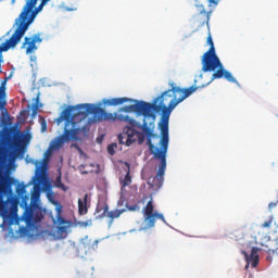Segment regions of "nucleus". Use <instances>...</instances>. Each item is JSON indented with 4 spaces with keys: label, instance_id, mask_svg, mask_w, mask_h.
<instances>
[{
    "label": "nucleus",
    "instance_id": "1",
    "mask_svg": "<svg viewBox=\"0 0 278 278\" xmlns=\"http://www.w3.org/2000/svg\"><path fill=\"white\" fill-rule=\"evenodd\" d=\"M169 86L172 89L164 91L160 97L155 98L152 103L148 102L147 104L146 118H143L141 131L147 136L148 147H155L151 139L157 138V135L154 132L155 121L157 118L155 112H162L161 121L159 122V128L161 131V140L159 144L161 149H168V121H170L173 110L199 90V87L195 86L182 89L177 87L175 83H169Z\"/></svg>",
    "mask_w": 278,
    "mask_h": 278
},
{
    "label": "nucleus",
    "instance_id": "2",
    "mask_svg": "<svg viewBox=\"0 0 278 278\" xmlns=\"http://www.w3.org/2000/svg\"><path fill=\"white\" fill-rule=\"evenodd\" d=\"M30 140L31 135L21 132L16 126L2 128L0 130V164L8 157L16 160L18 155H24L25 147Z\"/></svg>",
    "mask_w": 278,
    "mask_h": 278
},
{
    "label": "nucleus",
    "instance_id": "3",
    "mask_svg": "<svg viewBox=\"0 0 278 278\" xmlns=\"http://www.w3.org/2000/svg\"><path fill=\"white\" fill-rule=\"evenodd\" d=\"M75 112V106H68L65 109L62 113V119L65 121L64 126V132L61 136H58L53 139V141L50 144V149L52 151H59V149H62L66 142H71V140L75 141L78 140L79 134H88L90 131V126L86 124L85 126H79L77 122H75V118H77V113Z\"/></svg>",
    "mask_w": 278,
    "mask_h": 278
},
{
    "label": "nucleus",
    "instance_id": "4",
    "mask_svg": "<svg viewBox=\"0 0 278 278\" xmlns=\"http://www.w3.org/2000/svg\"><path fill=\"white\" fill-rule=\"evenodd\" d=\"M206 42L210 45V49L202 56V72L213 73L211 81H214V79H223L224 77V79H227L230 84H238V80L233 78L231 72L225 70L220 59L216 55V48L214 47L212 35L207 36Z\"/></svg>",
    "mask_w": 278,
    "mask_h": 278
},
{
    "label": "nucleus",
    "instance_id": "5",
    "mask_svg": "<svg viewBox=\"0 0 278 278\" xmlns=\"http://www.w3.org/2000/svg\"><path fill=\"white\" fill-rule=\"evenodd\" d=\"M38 0H26V4L23 8L22 13L20 14V24L15 29L14 34L10 37V42L12 46L18 45L21 38L25 36V31L29 29V25L34 23L38 12H41L45 4L42 2L36 8ZM35 9V11H33Z\"/></svg>",
    "mask_w": 278,
    "mask_h": 278
},
{
    "label": "nucleus",
    "instance_id": "6",
    "mask_svg": "<svg viewBox=\"0 0 278 278\" xmlns=\"http://www.w3.org/2000/svg\"><path fill=\"white\" fill-rule=\"evenodd\" d=\"M149 151L152 153L154 160H160L161 164L156 172V176H151L148 178V186L150 190L157 192L162 186H164V175H166V154L168 153V148H157L155 146H148Z\"/></svg>",
    "mask_w": 278,
    "mask_h": 278
},
{
    "label": "nucleus",
    "instance_id": "7",
    "mask_svg": "<svg viewBox=\"0 0 278 278\" xmlns=\"http://www.w3.org/2000/svg\"><path fill=\"white\" fill-rule=\"evenodd\" d=\"M75 110H84L76 113V116H80V121L88 118L90 114H93L96 121H116V113H108L103 109L94 106V104H78Z\"/></svg>",
    "mask_w": 278,
    "mask_h": 278
},
{
    "label": "nucleus",
    "instance_id": "8",
    "mask_svg": "<svg viewBox=\"0 0 278 278\" xmlns=\"http://www.w3.org/2000/svg\"><path fill=\"white\" fill-rule=\"evenodd\" d=\"M0 216L5 227L18 225V204L12 200L2 202L0 205Z\"/></svg>",
    "mask_w": 278,
    "mask_h": 278
},
{
    "label": "nucleus",
    "instance_id": "9",
    "mask_svg": "<svg viewBox=\"0 0 278 278\" xmlns=\"http://www.w3.org/2000/svg\"><path fill=\"white\" fill-rule=\"evenodd\" d=\"M147 134L138 131L131 126H125L123 132L118 135L117 140L119 144H125L126 147H131L134 142L138 140V144H144Z\"/></svg>",
    "mask_w": 278,
    "mask_h": 278
},
{
    "label": "nucleus",
    "instance_id": "10",
    "mask_svg": "<svg viewBox=\"0 0 278 278\" xmlns=\"http://www.w3.org/2000/svg\"><path fill=\"white\" fill-rule=\"evenodd\" d=\"M42 218H45L42 210L36 206H26L22 215V220L25 222L28 229H34L38 223L42 222Z\"/></svg>",
    "mask_w": 278,
    "mask_h": 278
},
{
    "label": "nucleus",
    "instance_id": "11",
    "mask_svg": "<svg viewBox=\"0 0 278 278\" xmlns=\"http://www.w3.org/2000/svg\"><path fill=\"white\" fill-rule=\"evenodd\" d=\"M143 218L146 225V229H153L155 227V220H162L166 223V218H164V214L157 213L154 211L153 201H148L146 207L143 208Z\"/></svg>",
    "mask_w": 278,
    "mask_h": 278
},
{
    "label": "nucleus",
    "instance_id": "12",
    "mask_svg": "<svg viewBox=\"0 0 278 278\" xmlns=\"http://www.w3.org/2000/svg\"><path fill=\"white\" fill-rule=\"evenodd\" d=\"M7 84H8V78L2 80L0 85V112H1L0 123L2 125H5L8 121H10V113H8V109L5 108V105H8V101L5 100Z\"/></svg>",
    "mask_w": 278,
    "mask_h": 278
},
{
    "label": "nucleus",
    "instance_id": "13",
    "mask_svg": "<svg viewBox=\"0 0 278 278\" xmlns=\"http://www.w3.org/2000/svg\"><path fill=\"white\" fill-rule=\"evenodd\" d=\"M36 42H42V38H40V33L35 34L33 37H25L22 48L25 49V46L27 45L26 53H34V51L38 49Z\"/></svg>",
    "mask_w": 278,
    "mask_h": 278
},
{
    "label": "nucleus",
    "instance_id": "14",
    "mask_svg": "<svg viewBox=\"0 0 278 278\" xmlns=\"http://www.w3.org/2000/svg\"><path fill=\"white\" fill-rule=\"evenodd\" d=\"M147 104L146 101H139L136 104L126 105L122 109V112H136V114H139L143 116V118H147Z\"/></svg>",
    "mask_w": 278,
    "mask_h": 278
},
{
    "label": "nucleus",
    "instance_id": "15",
    "mask_svg": "<svg viewBox=\"0 0 278 278\" xmlns=\"http://www.w3.org/2000/svg\"><path fill=\"white\" fill-rule=\"evenodd\" d=\"M45 163H47L46 159H43V162H39V161L34 162L36 166V170H35V176L33 177V181L35 185L42 184L47 179V176L45 175V172H43Z\"/></svg>",
    "mask_w": 278,
    "mask_h": 278
},
{
    "label": "nucleus",
    "instance_id": "16",
    "mask_svg": "<svg viewBox=\"0 0 278 278\" xmlns=\"http://www.w3.org/2000/svg\"><path fill=\"white\" fill-rule=\"evenodd\" d=\"M260 248H252L251 254H247V252H243L245 255V260L248 262L245 268H249V264H251L252 268H257V264H260Z\"/></svg>",
    "mask_w": 278,
    "mask_h": 278
},
{
    "label": "nucleus",
    "instance_id": "17",
    "mask_svg": "<svg viewBox=\"0 0 278 278\" xmlns=\"http://www.w3.org/2000/svg\"><path fill=\"white\" fill-rule=\"evenodd\" d=\"M12 177L5 176L0 172V194L12 192Z\"/></svg>",
    "mask_w": 278,
    "mask_h": 278
},
{
    "label": "nucleus",
    "instance_id": "18",
    "mask_svg": "<svg viewBox=\"0 0 278 278\" xmlns=\"http://www.w3.org/2000/svg\"><path fill=\"white\" fill-rule=\"evenodd\" d=\"M119 184H121V200L118 201V203H123V194H125V188L127 186H131V174H130V169H129V165H128V168H127V173L125 175L124 178H119Z\"/></svg>",
    "mask_w": 278,
    "mask_h": 278
},
{
    "label": "nucleus",
    "instance_id": "19",
    "mask_svg": "<svg viewBox=\"0 0 278 278\" xmlns=\"http://www.w3.org/2000/svg\"><path fill=\"white\" fill-rule=\"evenodd\" d=\"M115 121H118L119 123H127V125H130V127H138L139 129H142V125H140V123L129 117L128 115H123V114L118 115L116 113Z\"/></svg>",
    "mask_w": 278,
    "mask_h": 278
},
{
    "label": "nucleus",
    "instance_id": "20",
    "mask_svg": "<svg viewBox=\"0 0 278 278\" xmlns=\"http://www.w3.org/2000/svg\"><path fill=\"white\" fill-rule=\"evenodd\" d=\"M103 214L108 216L109 218V226H112V223L116 220V218H121V215L125 214V208L122 210H113L108 212V206L104 207Z\"/></svg>",
    "mask_w": 278,
    "mask_h": 278
},
{
    "label": "nucleus",
    "instance_id": "21",
    "mask_svg": "<svg viewBox=\"0 0 278 278\" xmlns=\"http://www.w3.org/2000/svg\"><path fill=\"white\" fill-rule=\"evenodd\" d=\"M134 100L129 98H113V99H104L102 103L104 105H123V103H129Z\"/></svg>",
    "mask_w": 278,
    "mask_h": 278
},
{
    "label": "nucleus",
    "instance_id": "22",
    "mask_svg": "<svg viewBox=\"0 0 278 278\" xmlns=\"http://www.w3.org/2000/svg\"><path fill=\"white\" fill-rule=\"evenodd\" d=\"M78 213L80 216L88 214V193L84 195V199H78Z\"/></svg>",
    "mask_w": 278,
    "mask_h": 278
},
{
    "label": "nucleus",
    "instance_id": "23",
    "mask_svg": "<svg viewBox=\"0 0 278 278\" xmlns=\"http://www.w3.org/2000/svg\"><path fill=\"white\" fill-rule=\"evenodd\" d=\"M62 205H59V207H55V213H56V223L62 227V225H66V219L62 216Z\"/></svg>",
    "mask_w": 278,
    "mask_h": 278
},
{
    "label": "nucleus",
    "instance_id": "24",
    "mask_svg": "<svg viewBox=\"0 0 278 278\" xmlns=\"http://www.w3.org/2000/svg\"><path fill=\"white\" fill-rule=\"evenodd\" d=\"M55 187L63 190V192H66L68 190V187L62 182V176H58L55 179Z\"/></svg>",
    "mask_w": 278,
    "mask_h": 278
},
{
    "label": "nucleus",
    "instance_id": "25",
    "mask_svg": "<svg viewBox=\"0 0 278 278\" xmlns=\"http://www.w3.org/2000/svg\"><path fill=\"white\" fill-rule=\"evenodd\" d=\"M200 16L204 17L203 23H210V12L205 11V7L200 5Z\"/></svg>",
    "mask_w": 278,
    "mask_h": 278
},
{
    "label": "nucleus",
    "instance_id": "26",
    "mask_svg": "<svg viewBox=\"0 0 278 278\" xmlns=\"http://www.w3.org/2000/svg\"><path fill=\"white\" fill-rule=\"evenodd\" d=\"M268 256L266 257L267 262H273V257H277L278 256V248L276 249H269L267 251Z\"/></svg>",
    "mask_w": 278,
    "mask_h": 278
},
{
    "label": "nucleus",
    "instance_id": "27",
    "mask_svg": "<svg viewBox=\"0 0 278 278\" xmlns=\"http://www.w3.org/2000/svg\"><path fill=\"white\" fill-rule=\"evenodd\" d=\"M47 198H48V201L52 203V205H55V207H60V205H62L59 201L55 200L53 192H48Z\"/></svg>",
    "mask_w": 278,
    "mask_h": 278
},
{
    "label": "nucleus",
    "instance_id": "28",
    "mask_svg": "<svg viewBox=\"0 0 278 278\" xmlns=\"http://www.w3.org/2000/svg\"><path fill=\"white\" fill-rule=\"evenodd\" d=\"M26 191H27V185L25 184L18 185V187L16 188L17 194H25Z\"/></svg>",
    "mask_w": 278,
    "mask_h": 278
},
{
    "label": "nucleus",
    "instance_id": "29",
    "mask_svg": "<svg viewBox=\"0 0 278 278\" xmlns=\"http://www.w3.org/2000/svg\"><path fill=\"white\" fill-rule=\"evenodd\" d=\"M114 149H116V143H112V144L108 146L109 155H114V153H116V151Z\"/></svg>",
    "mask_w": 278,
    "mask_h": 278
},
{
    "label": "nucleus",
    "instance_id": "30",
    "mask_svg": "<svg viewBox=\"0 0 278 278\" xmlns=\"http://www.w3.org/2000/svg\"><path fill=\"white\" fill-rule=\"evenodd\" d=\"M273 225V219L266 220L264 224L261 225L263 229H268Z\"/></svg>",
    "mask_w": 278,
    "mask_h": 278
},
{
    "label": "nucleus",
    "instance_id": "31",
    "mask_svg": "<svg viewBox=\"0 0 278 278\" xmlns=\"http://www.w3.org/2000/svg\"><path fill=\"white\" fill-rule=\"evenodd\" d=\"M128 210H129V212H138V210H140V206H138L136 204V205H132V206H128Z\"/></svg>",
    "mask_w": 278,
    "mask_h": 278
},
{
    "label": "nucleus",
    "instance_id": "32",
    "mask_svg": "<svg viewBox=\"0 0 278 278\" xmlns=\"http://www.w3.org/2000/svg\"><path fill=\"white\" fill-rule=\"evenodd\" d=\"M20 236H22V238H29V236H31V232H20Z\"/></svg>",
    "mask_w": 278,
    "mask_h": 278
},
{
    "label": "nucleus",
    "instance_id": "33",
    "mask_svg": "<svg viewBox=\"0 0 278 278\" xmlns=\"http://www.w3.org/2000/svg\"><path fill=\"white\" fill-rule=\"evenodd\" d=\"M38 113V104H34L33 114Z\"/></svg>",
    "mask_w": 278,
    "mask_h": 278
},
{
    "label": "nucleus",
    "instance_id": "34",
    "mask_svg": "<svg viewBox=\"0 0 278 278\" xmlns=\"http://www.w3.org/2000/svg\"><path fill=\"white\" fill-rule=\"evenodd\" d=\"M88 225H92V220H87L83 223L84 227H88Z\"/></svg>",
    "mask_w": 278,
    "mask_h": 278
},
{
    "label": "nucleus",
    "instance_id": "35",
    "mask_svg": "<svg viewBox=\"0 0 278 278\" xmlns=\"http://www.w3.org/2000/svg\"><path fill=\"white\" fill-rule=\"evenodd\" d=\"M72 147H75V149H77V151H79V153H83L81 148H79L76 143H73Z\"/></svg>",
    "mask_w": 278,
    "mask_h": 278
},
{
    "label": "nucleus",
    "instance_id": "36",
    "mask_svg": "<svg viewBox=\"0 0 278 278\" xmlns=\"http://www.w3.org/2000/svg\"><path fill=\"white\" fill-rule=\"evenodd\" d=\"M208 3H213V5H218V0H207Z\"/></svg>",
    "mask_w": 278,
    "mask_h": 278
},
{
    "label": "nucleus",
    "instance_id": "37",
    "mask_svg": "<svg viewBox=\"0 0 278 278\" xmlns=\"http://www.w3.org/2000/svg\"><path fill=\"white\" fill-rule=\"evenodd\" d=\"M41 131H47V124L45 122L42 123Z\"/></svg>",
    "mask_w": 278,
    "mask_h": 278
},
{
    "label": "nucleus",
    "instance_id": "38",
    "mask_svg": "<svg viewBox=\"0 0 278 278\" xmlns=\"http://www.w3.org/2000/svg\"><path fill=\"white\" fill-rule=\"evenodd\" d=\"M49 1H51V0H41V3H42V5H47V3H49Z\"/></svg>",
    "mask_w": 278,
    "mask_h": 278
},
{
    "label": "nucleus",
    "instance_id": "39",
    "mask_svg": "<svg viewBox=\"0 0 278 278\" xmlns=\"http://www.w3.org/2000/svg\"><path fill=\"white\" fill-rule=\"evenodd\" d=\"M275 205H276L275 203H269L268 207L273 208V207H275Z\"/></svg>",
    "mask_w": 278,
    "mask_h": 278
},
{
    "label": "nucleus",
    "instance_id": "40",
    "mask_svg": "<svg viewBox=\"0 0 278 278\" xmlns=\"http://www.w3.org/2000/svg\"><path fill=\"white\" fill-rule=\"evenodd\" d=\"M59 233V236H64V235H66V232H58Z\"/></svg>",
    "mask_w": 278,
    "mask_h": 278
},
{
    "label": "nucleus",
    "instance_id": "41",
    "mask_svg": "<svg viewBox=\"0 0 278 278\" xmlns=\"http://www.w3.org/2000/svg\"><path fill=\"white\" fill-rule=\"evenodd\" d=\"M141 177H142V179H147V178H144V174H142Z\"/></svg>",
    "mask_w": 278,
    "mask_h": 278
},
{
    "label": "nucleus",
    "instance_id": "42",
    "mask_svg": "<svg viewBox=\"0 0 278 278\" xmlns=\"http://www.w3.org/2000/svg\"><path fill=\"white\" fill-rule=\"evenodd\" d=\"M94 244H96V245L99 244V241L96 240V241H94Z\"/></svg>",
    "mask_w": 278,
    "mask_h": 278
},
{
    "label": "nucleus",
    "instance_id": "43",
    "mask_svg": "<svg viewBox=\"0 0 278 278\" xmlns=\"http://www.w3.org/2000/svg\"><path fill=\"white\" fill-rule=\"evenodd\" d=\"M97 142H100L99 138L97 139Z\"/></svg>",
    "mask_w": 278,
    "mask_h": 278
},
{
    "label": "nucleus",
    "instance_id": "44",
    "mask_svg": "<svg viewBox=\"0 0 278 278\" xmlns=\"http://www.w3.org/2000/svg\"><path fill=\"white\" fill-rule=\"evenodd\" d=\"M37 103H38V98L36 99Z\"/></svg>",
    "mask_w": 278,
    "mask_h": 278
}]
</instances>
